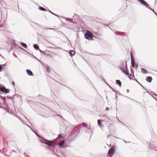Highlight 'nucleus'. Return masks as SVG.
I'll list each match as a JSON object with an SVG mask.
<instances>
[{
    "label": "nucleus",
    "instance_id": "5701e85b",
    "mask_svg": "<svg viewBox=\"0 0 157 157\" xmlns=\"http://www.w3.org/2000/svg\"><path fill=\"white\" fill-rule=\"evenodd\" d=\"M48 11L50 13H51V14H52L53 15H54V16H55L56 17H59V16L53 13L50 10H48Z\"/></svg>",
    "mask_w": 157,
    "mask_h": 157
},
{
    "label": "nucleus",
    "instance_id": "338daca9",
    "mask_svg": "<svg viewBox=\"0 0 157 157\" xmlns=\"http://www.w3.org/2000/svg\"><path fill=\"white\" fill-rule=\"evenodd\" d=\"M138 67V65H136V69Z\"/></svg>",
    "mask_w": 157,
    "mask_h": 157
},
{
    "label": "nucleus",
    "instance_id": "79ce46f5",
    "mask_svg": "<svg viewBox=\"0 0 157 157\" xmlns=\"http://www.w3.org/2000/svg\"><path fill=\"white\" fill-rule=\"evenodd\" d=\"M102 80L105 82V83L107 85H108L109 84L106 82L105 80L104 79V78L102 79Z\"/></svg>",
    "mask_w": 157,
    "mask_h": 157
},
{
    "label": "nucleus",
    "instance_id": "6ab92c4d",
    "mask_svg": "<svg viewBox=\"0 0 157 157\" xmlns=\"http://www.w3.org/2000/svg\"><path fill=\"white\" fill-rule=\"evenodd\" d=\"M39 10L43 11H47V10L44 8V7L41 6H40L39 7Z\"/></svg>",
    "mask_w": 157,
    "mask_h": 157
},
{
    "label": "nucleus",
    "instance_id": "de8ad7c7",
    "mask_svg": "<svg viewBox=\"0 0 157 157\" xmlns=\"http://www.w3.org/2000/svg\"><path fill=\"white\" fill-rule=\"evenodd\" d=\"M13 98H14L13 97H10L9 99H10V100H12Z\"/></svg>",
    "mask_w": 157,
    "mask_h": 157
},
{
    "label": "nucleus",
    "instance_id": "f8f14e48",
    "mask_svg": "<svg viewBox=\"0 0 157 157\" xmlns=\"http://www.w3.org/2000/svg\"><path fill=\"white\" fill-rule=\"evenodd\" d=\"M69 53L71 57L74 56L75 54V52L73 50H70L69 52Z\"/></svg>",
    "mask_w": 157,
    "mask_h": 157
},
{
    "label": "nucleus",
    "instance_id": "9d476101",
    "mask_svg": "<svg viewBox=\"0 0 157 157\" xmlns=\"http://www.w3.org/2000/svg\"><path fill=\"white\" fill-rule=\"evenodd\" d=\"M152 79V78L151 76L147 77L146 79V81L148 82H151Z\"/></svg>",
    "mask_w": 157,
    "mask_h": 157
},
{
    "label": "nucleus",
    "instance_id": "20e7f679",
    "mask_svg": "<svg viewBox=\"0 0 157 157\" xmlns=\"http://www.w3.org/2000/svg\"><path fill=\"white\" fill-rule=\"evenodd\" d=\"M0 91L3 93L7 94L9 92V90L6 89L5 86L2 85L0 87Z\"/></svg>",
    "mask_w": 157,
    "mask_h": 157
},
{
    "label": "nucleus",
    "instance_id": "4c0bfd02",
    "mask_svg": "<svg viewBox=\"0 0 157 157\" xmlns=\"http://www.w3.org/2000/svg\"><path fill=\"white\" fill-rule=\"evenodd\" d=\"M130 70H131V75L134 74V72H133V71L132 70V68H131Z\"/></svg>",
    "mask_w": 157,
    "mask_h": 157
},
{
    "label": "nucleus",
    "instance_id": "a19ab883",
    "mask_svg": "<svg viewBox=\"0 0 157 157\" xmlns=\"http://www.w3.org/2000/svg\"><path fill=\"white\" fill-rule=\"evenodd\" d=\"M130 75V76H131V75H129L128 76V77H129V78L130 79V80H135V78H131L130 77H129V76Z\"/></svg>",
    "mask_w": 157,
    "mask_h": 157
},
{
    "label": "nucleus",
    "instance_id": "37998d69",
    "mask_svg": "<svg viewBox=\"0 0 157 157\" xmlns=\"http://www.w3.org/2000/svg\"><path fill=\"white\" fill-rule=\"evenodd\" d=\"M3 68L1 66V64H0V72H1Z\"/></svg>",
    "mask_w": 157,
    "mask_h": 157
},
{
    "label": "nucleus",
    "instance_id": "aec40b11",
    "mask_svg": "<svg viewBox=\"0 0 157 157\" xmlns=\"http://www.w3.org/2000/svg\"><path fill=\"white\" fill-rule=\"evenodd\" d=\"M46 70L48 72V73H49L50 72V67L48 65H46Z\"/></svg>",
    "mask_w": 157,
    "mask_h": 157
},
{
    "label": "nucleus",
    "instance_id": "ea45409f",
    "mask_svg": "<svg viewBox=\"0 0 157 157\" xmlns=\"http://www.w3.org/2000/svg\"><path fill=\"white\" fill-rule=\"evenodd\" d=\"M0 108H1V109H4V110H5L6 111V110L7 109H6L4 107H3L2 106H1L0 107Z\"/></svg>",
    "mask_w": 157,
    "mask_h": 157
},
{
    "label": "nucleus",
    "instance_id": "49530a36",
    "mask_svg": "<svg viewBox=\"0 0 157 157\" xmlns=\"http://www.w3.org/2000/svg\"><path fill=\"white\" fill-rule=\"evenodd\" d=\"M106 144L107 145V146H109V147H110L111 146V144Z\"/></svg>",
    "mask_w": 157,
    "mask_h": 157
},
{
    "label": "nucleus",
    "instance_id": "bb28decb",
    "mask_svg": "<svg viewBox=\"0 0 157 157\" xmlns=\"http://www.w3.org/2000/svg\"><path fill=\"white\" fill-rule=\"evenodd\" d=\"M18 48L20 49L21 50H22L23 51H24V52H27V53H29V52H27L23 48H22L21 47H18Z\"/></svg>",
    "mask_w": 157,
    "mask_h": 157
},
{
    "label": "nucleus",
    "instance_id": "f257e3e1",
    "mask_svg": "<svg viewBox=\"0 0 157 157\" xmlns=\"http://www.w3.org/2000/svg\"><path fill=\"white\" fill-rule=\"evenodd\" d=\"M64 136L62 134H60L58 135V137L55 139L52 140H48L42 137L41 138L42 139H40V141L42 143H44L47 144L48 147H55L58 145L59 147H66L67 146L69 147L67 145L66 143H65V140H64L60 142L58 140L59 138H64Z\"/></svg>",
    "mask_w": 157,
    "mask_h": 157
},
{
    "label": "nucleus",
    "instance_id": "393cba45",
    "mask_svg": "<svg viewBox=\"0 0 157 157\" xmlns=\"http://www.w3.org/2000/svg\"><path fill=\"white\" fill-rule=\"evenodd\" d=\"M115 34L117 35H121V33L120 32H119L117 31H116L115 32Z\"/></svg>",
    "mask_w": 157,
    "mask_h": 157
},
{
    "label": "nucleus",
    "instance_id": "1a4fd4ad",
    "mask_svg": "<svg viewBox=\"0 0 157 157\" xmlns=\"http://www.w3.org/2000/svg\"><path fill=\"white\" fill-rule=\"evenodd\" d=\"M114 151V148H111L108 152V154L110 155H112Z\"/></svg>",
    "mask_w": 157,
    "mask_h": 157
},
{
    "label": "nucleus",
    "instance_id": "2f4dec72",
    "mask_svg": "<svg viewBox=\"0 0 157 157\" xmlns=\"http://www.w3.org/2000/svg\"><path fill=\"white\" fill-rule=\"evenodd\" d=\"M33 57L34 58V59H36L37 60H38V61L40 62H41L38 59L36 56L33 55Z\"/></svg>",
    "mask_w": 157,
    "mask_h": 157
},
{
    "label": "nucleus",
    "instance_id": "0e129e2a",
    "mask_svg": "<svg viewBox=\"0 0 157 157\" xmlns=\"http://www.w3.org/2000/svg\"><path fill=\"white\" fill-rule=\"evenodd\" d=\"M12 49V47H10V51Z\"/></svg>",
    "mask_w": 157,
    "mask_h": 157
},
{
    "label": "nucleus",
    "instance_id": "39448f33",
    "mask_svg": "<svg viewBox=\"0 0 157 157\" xmlns=\"http://www.w3.org/2000/svg\"><path fill=\"white\" fill-rule=\"evenodd\" d=\"M32 22L33 23H34L38 27H40L42 29H50V30H56V29H54V28H46L45 26H43L42 25H40L37 23H35V22H33V21H32Z\"/></svg>",
    "mask_w": 157,
    "mask_h": 157
},
{
    "label": "nucleus",
    "instance_id": "7c9ffc66",
    "mask_svg": "<svg viewBox=\"0 0 157 157\" xmlns=\"http://www.w3.org/2000/svg\"><path fill=\"white\" fill-rule=\"evenodd\" d=\"M109 87L110 88L113 90V91L114 92H116V90H115L113 88H112L109 84L108 85Z\"/></svg>",
    "mask_w": 157,
    "mask_h": 157
},
{
    "label": "nucleus",
    "instance_id": "09e8293b",
    "mask_svg": "<svg viewBox=\"0 0 157 157\" xmlns=\"http://www.w3.org/2000/svg\"><path fill=\"white\" fill-rule=\"evenodd\" d=\"M117 91L116 90V97L115 98H116V100H117V96L116 95V94H117Z\"/></svg>",
    "mask_w": 157,
    "mask_h": 157
},
{
    "label": "nucleus",
    "instance_id": "b1692460",
    "mask_svg": "<svg viewBox=\"0 0 157 157\" xmlns=\"http://www.w3.org/2000/svg\"><path fill=\"white\" fill-rule=\"evenodd\" d=\"M69 22H71L73 24L76 23V21H73L72 19H70V20L69 21Z\"/></svg>",
    "mask_w": 157,
    "mask_h": 157
},
{
    "label": "nucleus",
    "instance_id": "4d7b16f0",
    "mask_svg": "<svg viewBox=\"0 0 157 157\" xmlns=\"http://www.w3.org/2000/svg\"><path fill=\"white\" fill-rule=\"evenodd\" d=\"M109 108H108V107H106V110H109Z\"/></svg>",
    "mask_w": 157,
    "mask_h": 157
},
{
    "label": "nucleus",
    "instance_id": "f03ea898",
    "mask_svg": "<svg viewBox=\"0 0 157 157\" xmlns=\"http://www.w3.org/2000/svg\"><path fill=\"white\" fill-rule=\"evenodd\" d=\"M119 68L126 75H129L128 70V68L127 63L124 61H122L120 64V66Z\"/></svg>",
    "mask_w": 157,
    "mask_h": 157
},
{
    "label": "nucleus",
    "instance_id": "c756f323",
    "mask_svg": "<svg viewBox=\"0 0 157 157\" xmlns=\"http://www.w3.org/2000/svg\"><path fill=\"white\" fill-rule=\"evenodd\" d=\"M2 99L3 100V102H4V103H5V102H6V97H4Z\"/></svg>",
    "mask_w": 157,
    "mask_h": 157
},
{
    "label": "nucleus",
    "instance_id": "8fccbe9b",
    "mask_svg": "<svg viewBox=\"0 0 157 157\" xmlns=\"http://www.w3.org/2000/svg\"><path fill=\"white\" fill-rule=\"evenodd\" d=\"M70 19L69 18H66V20L68 21H69L70 20Z\"/></svg>",
    "mask_w": 157,
    "mask_h": 157
},
{
    "label": "nucleus",
    "instance_id": "bf43d9fd",
    "mask_svg": "<svg viewBox=\"0 0 157 157\" xmlns=\"http://www.w3.org/2000/svg\"><path fill=\"white\" fill-rule=\"evenodd\" d=\"M27 126H28V127H29V128H31V127L30 126H29V125H28V124H27L26 125Z\"/></svg>",
    "mask_w": 157,
    "mask_h": 157
},
{
    "label": "nucleus",
    "instance_id": "4be33fe9",
    "mask_svg": "<svg viewBox=\"0 0 157 157\" xmlns=\"http://www.w3.org/2000/svg\"><path fill=\"white\" fill-rule=\"evenodd\" d=\"M6 112L9 113V114H13L14 115V114H13L14 111H9L7 109H6Z\"/></svg>",
    "mask_w": 157,
    "mask_h": 157
},
{
    "label": "nucleus",
    "instance_id": "a878e982",
    "mask_svg": "<svg viewBox=\"0 0 157 157\" xmlns=\"http://www.w3.org/2000/svg\"><path fill=\"white\" fill-rule=\"evenodd\" d=\"M130 56H131V60H133V59H134V56H133V54L132 52L130 53Z\"/></svg>",
    "mask_w": 157,
    "mask_h": 157
},
{
    "label": "nucleus",
    "instance_id": "2eb2a0df",
    "mask_svg": "<svg viewBox=\"0 0 157 157\" xmlns=\"http://www.w3.org/2000/svg\"><path fill=\"white\" fill-rule=\"evenodd\" d=\"M132 66L133 67H135V65L136 64L134 59L131 60Z\"/></svg>",
    "mask_w": 157,
    "mask_h": 157
},
{
    "label": "nucleus",
    "instance_id": "0eeeda50",
    "mask_svg": "<svg viewBox=\"0 0 157 157\" xmlns=\"http://www.w3.org/2000/svg\"><path fill=\"white\" fill-rule=\"evenodd\" d=\"M138 2L143 4L146 7H147L149 6V4L148 3L144 0H137Z\"/></svg>",
    "mask_w": 157,
    "mask_h": 157
},
{
    "label": "nucleus",
    "instance_id": "e2e57ef3",
    "mask_svg": "<svg viewBox=\"0 0 157 157\" xmlns=\"http://www.w3.org/2000/svg\"><path fill=\"white\" fill-rule=\"evenodd\" d=\"M132 77H133L134 78H135V76H134V74H132Z\"/></svg>",
    "mask_w": 157,
    "mask_h": 157
},
{
    "label": "nucleus",
    "instance_id": "f704fd0d",
    "mask_svg": "<svg viewBox=\"0 0 157 157\" xmlns=\"http://www.w3.org/2000/svg\"><path fill=\"white\" fill-rule=\"evenodd\" d=\"M39 50L41 54H44V55H46V54L44 53V52L40 49H39Z\"/></svg>",
    "mask_w": 157,
    "mask_h": 157
},
{
    "label": "nucleus",
    "instance_id": "423d86ee",
    "mask_svg": "<svg viewBox=\"0 0 157 157\" xmlns=\"http://www.w3.org/2000/svg\"><path fill=\"white\" fill-rule=\"evenodd\" d=\"M147 143L149 145V147H155L157 146V142L155 141H151L150 143L147 142Z\"/></svg>",
    "mask_w": 157,
    "mask_h": 157
},
{
    "label": "nucleus",
    "instance_id": "3c124183",
    "mask_svg": "<svg viewBox=\"0 0 157 157\" xmlns=\"http://www.w3.org/2000/svg\"><path fill=\"white\" fill-rule=\"evenodd\" d=\"M100 78H101V79L102 80V79L103 78H103V76H102V75H100Z\"/></svg>",
    "mask_w": 157,
    "mask_h": 157
},
{
    "label": "nucleus",
    "instance_id": "774afa93",
    "mask_svg": "<svg viewBox=\"0 0 157 157\" xmlns=\"http://www.w3.org/2000/svg\"><path fill=\"white\" fill-rule=\"evenodd\" d=\"M17 95L19 96V97H20V98H21V95H19V94H17Z\"/></svg>",
    "mask_w": 157,
    "mask_h": 157
},
{
    "label": "nucleus",
    "instance_id": "4468645a",
    "mask_svg": "<svg viewBox=\"0 0 157 157\" xmlns=\"http://www.w3.org/2000/svg\"><path fill=\"white\" fill-rule=\"evenodd\" d=\"M141 72L143 74H146L147 73V71L146 69L144 68H141Z\"/></svg>",
    "mask_w": 157,
    "mask_h": 157
},
{
    "label": "nucleus",
    "instance_id": "a18cd8bd",
    "mask_svg": "<svg viewBox=\"0 0 157 157\" xmlns=\"http://www.w3.org/2000/svg\"><path fill=\"white\" fill-rule=\"evenodd\" d=\"M145 90H147V89L144 87L142 85H141H141H140Z\"/></svg>",
    "mask_w": 157,
    "mask_h": 157
},
{
    "label": "nucleus",
    "instance_id": "680f3d73",
    "mask_svg": "<svg viewBox=\"0 0 157 157\" xmlns=\"http://www.w3.org/2000/svg\"><path fill=\"white\" fill-rule=\"evenodd\" d=\"M129 91V89H127V93H128Z\"/></svg>",
    "mask_w": 157,
    "mask_h": 157
},
{
    "label": "nucleus",
    "instance_id": "6e6d98bb",
    "mask_svg": "<svg viewBox=\"0 0 157 157\" xmlns=\"http://www.w3.org/2000/svg\"><path fill=\"white\" fill-rule=\"evenodd\" d=\"M6 97V99H9L10 97H9V96H6V97Z\"/></svg>",
    "mask_w": 157,
    "mask_h": 157
},
{
    "label": "nucleus",
    "instance_id": "13d9d810",
    "mask_svg": "<svg viewBox=\"0 0 157 157\" xmlns=\"http://www.w3.org/2000/svg\"><path fill=\"white\" fill-rule=\"evenodd\" d=\"M105 116V114H104L102 115L101 116V117H105V116Z\"/></svg>",
    "mask_w": 157,
    "mask_h": 157
},
{
    "label": "nucleus",
    "instance_id": "a211bd4d",
    "mask_svg": "<svg viewBox=\"0 0 157 157\" xmlns=\"http://www.w3.org/2000/svg\"><path fill=\"white\" fill-rule=\"evenodd\" d=\"M104 120V121H105L107 122L109 121L110 120L109 118L107 116H105V119L103 120Z\"/></svg>",
    "mask_w": 157,
    "mask_h": 157
},
{
    "label": "nucleus",
    "instance_id": "c85d7f7f",
    "mask_svg": "<svg viewBox=\"0 0 157 157\" xmlns=\"http://www.w3.org/2000/svg\"><path fill=\"white\" fill-rule=\"evenodd\" d=\"M14 115V116L16 117H17L21 121H22V120L21 119V118L19 116H18L17 115L15 114H14L13 115Z\"/></svg>",
    "mask_w": 157,
    "mask_h": 157
},
{
    "label": "nucleus",
    "instance_id": "603ef678",
    "mask_svg": "<svg viewBox=\"0 0 157 157\" xmlns=\"http://www.w3.org/2000/svg\"><path fill=\"white\" fill-rule=\"evenodd\" d=\"M3 97H2L0 95V98L2 99L3 98Z\"/></svg>",
    "mask_w": 157,
    "mask_h": 157
},
{
    "label": "nucleus",
    "instance_id": "dca6fc26",
    "mask_svg": "<svg viewBox=\"0 0 157 157\" xmlns=\"http://www.w3.org/2000/svg\"><path fill=\"white\" fill-rule=\"evenodd\" d=\"M116 83L118 84L120 87H121V83L119 80H117L116 81Z\"/></svg>",
    "mask_w": 157,
    "mask_h": 157
},
{
    "label": "nucleus",
    "instance_id": "69168bd1",
    "mask_svg": "<svg viewBox=\"0 0 157 157\" xmlns=\"http://www.w3.org/2000/svg\"><path fill=\"white\" fill-rule=\"evenodd\" d=\"M57 49H61V48H59V47H57Z\"/></svg>",
    "mask_w": 157,
    "mask_h": 157
},
{
    "label": "nucleus",
    "instance_id": "864d4df0",
    "mask_svg": "<svg viewBox=\"0 0 157 157\" xmlns=\"http://www.w3.org/2000/svg\"><path fill=\"white\" fill-rule=\"evenodd\" d=\"M5 65V64H1V66L2 67H4Z\"/></svg>",
    "mask_w": 157,
    "mask_h": 157
},
{
    "label": "nucleus",
    "instance_id": "72a5a7b5",
    "mask_svg": "<svg viewBox=\"0 0 157 157\" xmlns=\"http://www.w3.org/2000/svg\"><path fill=\"white\" fill-rule=\"evenodd\" d=\"M96 56H100L102 57H103V56H105V55L103 54H100V55H96Z\"/></svg>",
    "mask_w": 157,
    "mask_h": 157
},
{
    "label": "nucleus",
    "instance_id": "7ed1b4c3",
    "mask_svg": "<svg viewBox=\"0 0 157 157\" xmlns=\"http://www.w3.org/2000/svg\"><path fill=\"white\" fill-rule=\"evenodd\" d=\"M84 37L88 40H93V37H94V35L91 32L87 30L85 33Z\"/></svg>",
    "mask_w": 157,
    "mask_h": 157
},
{
    "label": "nucleus",
    "instance_id": "052dcab7",
    "mask_svg": "<svg viewBox=\"0 0 157 157\" xmlns=\"http://www.w3.org/2000/svg\"><path fill=\"white\" fill-rule=\"evenodd\" d=\"M123 141H124V142L125 143H129V142H128L127 141H125V140H123Z\"/></svg>",
    "mask_w": 157,
    "mask_h": 157
},
{
    "label": "nucleus",
    "instance_id": "473e14b6",
    "mask_svg": "<svg viewBox=\"0 0 157 157\" xmlns=\"http://www.w3.org/2000/svg\"><path fill=\"white\" fill-rule=\"evenodd\" d=\"M3 105H5V107H7V108L8 107V106L7 104L6 103V102H5V103H4V102H3Z\"/></svg>",
    "mask_w": 157,
    "mask_h": 157
},
{
    "label": "nucleus",
    "instance_id": "5fc2aeb1",
    "mask_svg": "<svg viewBox=\"0 0 157 157\" xmlns=\"http://www.w3.org/2000/svg\"><path fill=\"white\" fill-rule=\"evenodd\" d=\"M12 83L13 84V86H14L15 85V82H12Z\"/></svg>",
    "mask_w": 157,
    "mask_h": 157
},
{
    "label": "nucleus",
    "instance_id": "cd10ccee",
    "mask_svg": "<svg viewBox=\"0 0 157 157\" xmlns=\"http://www.w3.org/2000/svg\"><path fill=\"white\" fill-rule=\"evenodd\" d=\"M78 17V15L76 14H75L74 16H73V18L74 19H77V18Z\"/></svg>",
    "mask_w": 157,
    "mask_h": 157
},
{
    "label": "nucleus",
    "instance_id": "c03bdc74",
    "mask_svg": "<svg viewBox=\"0 0 157 157\" xmlns=\"http://www.w3.org/2000/svg\"><path fill=\"white\" fill-rule=\"evenodd\" d=\"M135 80L140 85H141V84L137 81V80L136 79H135Z\"/></svg>",
    "mask_w": 157,
    "mask_h": 157
},
{
    "label": "nucleus",
    "instance_id": "9b49d317",
    "mask_svg": "<svg viewBox=\"0 0 157 157\" xmlns=\"http://www.w3.org/2000/svg\"><path fill=\"white\" fill-rule=\"evenodd\" d=\"M26 71L28 75L31 76H33V74L32 72L30 70L27 69L26 70Z\"/></svg>",
    "mask_w": 157,
    "mask_h": 157
},
{
    "label": "nucleus",
    "instance_id": "ddd939ff",
    "mask_svg": "<svg viewBox=\"0 0 157 157\" xmlns=\"http://www.w3.org/2000/svg\"><path fill=\"white\" fill-rule=\"evenodd\" d=\"M20 44L21 46H22L24 48H25L26 49L27 48V46L25 43L21 42L20 43Z\"/></svg>",
    "mask_w": 157,
    "mask_h": 157
},
{
    "label": "nucleus",
    "instance_id": "58836bf2",
    "mask_svg": "<svg viewBox=\"0 0 157 157\" xmlns=\"http://www.w3.org/2000/svg\"><path fill=\"white\" fill-rule=\"evenodd\" d=\"M120 122L122 123V124H123V125L125 126L126 128H128V127L127 125H126L124 123H123V122H121L120 121Z\"/></svg>",
    "mask_w": 157,
    "mask_h": 157
},
{
    "label": "nucleus",
    "instance_id": "f3484780",
    "mask_svg": "<svg viewBox=\"0 0 157 157\" xmlns=\"http://www.w3.org/2000/svg\"><path fill=\"white\" fill-rule=\"evenodd\" d=\"M33 46L34 48L36 50H39L40 49L39 46L37 44H34Z\"/></svg>",
    "mask_w": 157,
    "mask_h": 157
},
{
    "label": "nucleus",
    "instance_id": "c9c22d12",
    "mask_svg": "<svg viewBox=\"0 0 157 157\" xmlns=\"http://www.w3.org/2000/svg\"><path fill=\"white\" fill-rule=\"evenodd\" d=\"M117 92V93L120 96H124V95H123V94H121V93H120L119 92ZM125 97H127V98H128V97H127V96H125Z\"/></svg>",
    "mask_w": 157,
    "mask_h": 157
},
{
    "label": "nucleus",
    "instance_id": "412c9836",
    "mask_svg": "<svg viewBox=\"0 0 157 157\" xmlns=\"http://www.w3.org/2000/svg\"><path fill=\"white\" fill-rule=\"evenodd\" d=\"M84 124H85V123H82L80 124L79 125V127L81 128H82V127H87L86 125H84Z\"/></svg>",
    "mask_w": 157,
    "mask_h": 157
},
{
    "label": "nucleus",
    "instance_id": "e433bc0d",
    "mask_svg": "<svg viewBox=\"0 0 157 157\" xmlns=\"http://www.w3.org/2000/svg\"><path fill=\"white\" fill-rule=\"evenodd\" d=\"M35 133L36 135L39 137H41L36 132H34Z\"/></svg>",
    "mask_w": 157,
    "mask_h": 157
},
{
    "label": "nucleus",
    "instance_id": "6e6552de",
    "mask_svg": "<svg viewBox=\"0 0 157 157\" xmlns=\"http://www.w3.org/2000/svg\"><path fill=\"white\" fill-rule=\"evenodd\" d=\"M101 121L103 122L104 120H103L98 119V120L97 121L98 125L100 126V127L101 128H102L103 127H104V125L101 123Z\"/></svg>",
    "mask_w": 157,
    "mask_h": 157
}]
</instances>
